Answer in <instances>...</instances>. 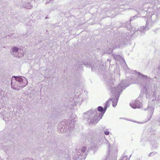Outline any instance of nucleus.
<instances>
[{
	"mask_svg": "<svg viewBox=\"0 0 160 160\" xmlns=\"http://www.w3.org/2000/svg\"><path fill=\"white\" fill-rule=\"evenodd\" d=\"M112 100V99H110L107 101V102H106L105 106H104V109L101 106H99L98 108V110L99 112H103L104 113L107 108L108 106V102Z\"/></svg>",
	"mask_w": 160,
	"mask_h": 160,
	"instance_id": "1",
	"label": "nucleus"
},
{
	"mask_svg": "<svg viewBox=\"0 0 160 160\" xmlns=\"http://www.w3.org/2000/svg\"><path fill=\"white\" fill-rule=\"evenodd\" d=\"M18 50V48L16 47H14L12 49V51L13 52H17Z\"/></svg>",
	"mask_w": 160,
	"mask_h": 160,
	"instance_id": "2",
	"label": "nucleus"
},
{
	"mask_svg": "<svg viewBox=\"0 0 160 160\" xmlns=\"http://www.w3.org/2000/svg\"><path fill=\"white\" fill-rule=\"evenodd\" d=\"M15 78L16 81L18 82H21L22 81V78H18V77H14Z\"/></svg>",
	"mask_w": 160,
	"mask_h": 160,
	"instance_id": "3",
	"label": "nucleus"
},
{
	"mask_svg": "<svg viewBox=\"0 0 160 160\" xmlns=\"http://www.w3.org/2000/svg\"><path fill=\"white\" fill-rule=\"evenodd\" d=\"M117 105V102H112V105L113 107H115Z\"/></svg>",
	"mask_w": 160,
	"mask_h": 160,
	"instance_id": "4",
	"label": "nucleus"
},
{
	"mask_svg": "<svg viewBox=\"0 0 160 160\" xmlns=\"http://www.w3.org/2000/svg\"><path fill=\"white\" fill-rule=\"evenodd\" d=\"M105 134L106 135H108L109 134V132L106 131L105 132Z\"/></svg>",
	"mask_w": 160,
	"mask_h": 160,
	"instance_id": "5",
	"label": "nucleus"
},
{
	"mask_svg": "<svg viewBox=\"0 0 160 160\" xmlns=\"http://www.w3.org/2000/svg\"><path fill=\"white\" fill-rule=\"evenodd\" d=\"M86 148L84 147L83 148V149L82 150V152H84L86 151Z\"/></svg>",
	"mask_w": 160,
	"mask_h": 160,
	"instance_id": "6",
	"label": "nucleus"
}]
</instances>
